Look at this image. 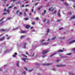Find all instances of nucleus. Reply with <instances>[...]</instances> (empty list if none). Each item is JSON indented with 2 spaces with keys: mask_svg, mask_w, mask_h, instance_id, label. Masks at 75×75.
I'll return each mask as SVG.
<instances>
[{
  "mask_svg": "<svg viewBox=\"0 0 75 75\" xmlns=\"http://www.w3.org/2000/svg\"><path fill=\"white\" fill-rule=\"evenodd\" d=\"M49 52V51L48 50L43 51H42V54H47V52Z\"/></svg>",
  "mask_w": 75,
  "mask_h": 75,
  "instance_id": "nucleus-1",
  "label": "nucleus"
},
{
  "mask_svg": "<svg viewBox=\"0 0 75 75\" xmlns=\"http://www.w3.org/2000/svg\"><path fill=\"white\" fill-rule=\"evenodd\" d=\"M5 11H6L8 13H10V10H6V9L5 8H4L3 11L4 12Z\"/></svg>",
  "mask_w": 75,
  "mask_h": 75,
  "instance_id": "nucleus-2",
  "label": "nucleus"
},
{
  "mask_svg": "<svg viewBox=\"0 0 75 75\" xmlns=\"http://www.w3.org/2000/svg\"><path fill=\"white\" fill-rule=\"evenodd\" d=\"M57 67H64V66H65V65H57Z\"/></svg>",
  "mask_w": 75,
  "mask_h": 75,
  "instance_id": "nucleus-3",
  "label": "nucleus"
},
{
  "mask_svg": "<svg viewBox=\"0 0 75 75\" xmlns=\"http://www.w3.org/2000/svg\"><path fill=\"white\" fill-rule=\"evenodd\" d=\"M4 38H5V37L4 36L2 37L1 38H0V41H3V40H4Z\"/></svg>",
  "mask_w": 75,
  "mask_h": 75,
  "instance_id": "nucleus-4",
  "label": "nucleus"
},
{
  "mask_svg": "<svg viewBox=\"0 0 75 75\" xmlns=\"http://www.w3.org/2000/svg\"><path fill=\"white\" fill-rule=\"evenodd\" d=\"M30 25H27L25 26V28L26 29H28V28H30Z\"/></svg>",
  "mask_w": 75,
  "mask_h": 75,
  "instance_id": "nucleus-5",
  "label": "nucleus"
},
{
  "mask_svg": "<svg viewBox=\"0 0 75 75\" xmlns=\"http://www.w3.org/2000/svg\"><path fill=\"white\" fill-rule=\"evenodd\" d=\"M27 44V43H23V48H25L26 47H25V46Z\"/></svg>",
  "mask_w": 75,
  "mask_h": 75,
  "instance_id": "nucleus-6",
  "label": "nucleus"
},
{
  "mask_svg": "<svg viewBox=\"0 0 75 75\" xmlns=\"http://www.w3.org/2000/svg\"><path fill=\"white\" fill-rule=\"evenodd\" d=\"M54 8L52 7H51V8H49V11H53L54 10Z\"/></svg>",
  "mask_w": 75,
  "mask_h": 75,
  "instance_id": "nucleus-7",
  "label": "nucleus"
},
{
  "mask_svg": "<svg viewBox=\"0 0 75 75\" xmlns=\"http://www.w3.org/2000/svg\"><path fill=\"white\" fill-rule=\"evenodd\" d=\"M74 42H75V40L70 41V42H69V43H70V44H71L72 43H74Z\"/></svg>",
  "mask_w": 75,
  "mask_h": 75,
  "instance_id": "nucleus-8",
  "label": "nucleus"
},
{
  "mask_svg": "<svg viewBox=\"0 0 75 75\" xmlns=\"http://www.w3.org/2000/svg\"><path fill=\"white\" fill-rule=\"evenodd\" d=\"M0 31H2L3 32H5L6 30H5V29H2L1 30H0Z\"/></svg>",
  "mask_w": 75,
  "mask_h": 75,
  "instance_id": "nucleus-9",
  "label": "nucleus"
},
{
  "mask_svg": "<svg viewBox=\"0 0 75 75\" xmlns=\"http://www.w3.org/2000/svg\"><path fill=\"white\" fill-rule=\"evenodd\" d=\"M51 64H52L51 63V64H44L43 65H51Z\"/></svg>",
  "mask_w": 75,
  "mask_h": 75,
  "instance_id": "nucleus-10",
  "label": "nucleus"
},
{
  "mask_svg": "<svg viewBox=\"0 0 75 75\" xmlns=\"http://www.w3.org/2000/svg\"><path fill=\"white\" fill-rule=\"evenodd\" d=\"M74 18H75V16H73L70 19L72 20V19H74Z\"/></svg>",
  "mask_w": 75,
  "mask_h": 75,
  "instance_id": "nucleus-11",
  "label": "nucleus"
},
{
  "mask_svg": "<svg viewBox=\"0 0 75 75\" xmlns=\"http://www.w3.org/2000/svg\"><path fill=\"white\" fill-rule=\"evenodd\" d=\"M62 52H63V50H60L58 51V52H59V53Z\"/></svg>",
  "mask_w": 75,
  "mask_h": 75,
  "instance_id": "nucleus-12",
  "label": "nucleus"
},
{
  "mask_svg": "<svg viewBox=\"0 0 75 75\" xmlns=\"http://www.w3.org/2000/svg\"><path fill=\"white\" fill-rule=\"evenodd\" d=\"M22 60H23L24 62H25V60L28 59L23 58L22 59Z\"/></svg>",
  "mask_w": 75,
  "mask_h": 75,
  "instance_id": "nucleus-13",
  "label": "nucleus"
},
{
  "mask_svg": "<svg viewBox=\"0 0 75 75\" xmlns=\"http://www.w3.org/2000/svg\"><path fill=\"white\" fill-rule=\"evenodd\" d=\"M50 31V29H47V35L48 34V33H49V32Z\"/></svg>",
  "mask_w": 75,
  "mask_h": 75,
  "instance_id": "nucleus-14",
  "label": "nucleus"
},
{
  "mask_svg": "<svg viewBox=\"0 0 75 75\" xmlns=\"http://www.w3.org/2000/svg\"><path fill=\"white\" fill-rule=\"evenodd\" d=\"M18 64H19V61H18L16 63V66L18 67H19V65Z\"/></svg>",
  "mask_w": 75,
  "mask_h": 75,
  "instance_id": "nucleus-15",
  "label": "nucleus"
},
{
  "mask_svg": "<svg viewBox=\"0 0 75 75\" xmlns=\"http://www.w3.org/2000/svg\"><path fill=\"white\" fill-rule=\"evenodd\" d=\"M21 55H22V56H23V57H25V58H27V56L23 54H21Z\"/></svg>",
  "mask_w": 75,
  "mask_h": 75,
  "instance_id": "nucleus-16",
  "label": "nucleus"
},
{
  "mask_svg": "<svg viewBox=\"0 0 75 75\" xmlns=\"http://www.w3.org/2000/svg\"><path fill=\"white\" fill-rule=\"evenodd\" d=\"M57 13V11H55L54 12L52 13V14H55Z\"/></svg>",
  "mask_w": 75,
  "mask_h": 75,
  "instance_id": "nucleus-17",
  "label": "nucleus"
},
{
  "mask_svg": "<svg viewBox=\"0 0 75 75\" xmlns=\"http://www.w3.org/2000/svg\"><path fill=\"white\" fill-rule=\"evenodd\" d=\"M24 37H25V36L22 35L20 37V39H22V38H24Z\"/></svg>",
  "mask_w": 75,
  "mask_h": 75,
  "instance_id": "nucleus-18",
  "label": "nucleus"
},
{
  "mask_svg": "<svg viewBox=\"0 0 75 75\" xmlns=\"http://www.w3.org/2000/svg\"><path fill=\"white\" fill-rule=\"evenodd\" d=\"M60 12L59 11H58L57 14H58V16H60Z\"/></svg>",
  "mask_w": 75,
  "mask_h": 75,
  "instance_id": "nucleus-19",
  "label": "nucleus"
},
{
  "mask_svg": "<svg viewBox=\"0 0 75 75\" xmlns=\"http://www.w3.org/2000/svg\"><path fill=\"white\" fill-rule=\"evenodd\" d=\"M48 43H44L42 44V45H47V44H48Z\"/></svg>",
  "mask_w": 75,
  "mask_h": 75,
  "instance_id": "nucleus-20",
  "label": "nucleus"
},
{
  "mask_svg": "<svg viewBox=\"0 0 75 75\" xmlns=\"http://www.w3.org/2000/svg\"><path fill=\"white\" fill-rule=\"evenodd\" d=\"M55 55V53H54L50 56V57H52L54 56V55Z\"/></svg>",
  "mask_w": 75,
  "mask_h": 75,
  "instance_id": "nucleus-21",
  "label": "nucleus"
},
{
  "mask_svg": "<svg viewBox=\"0 0 75 75\" xmlns=\"http://www.w3.org/2000/svg\"><path fill=\"white\" fill-rule=\"evenodd\" d=\"M35 24V22H32V25H34Z\"/></svg>",
  "mask_w": 75,
  "mask_h": 75,
  "instance_id": "nucleus-22",
  "label": "nucleus"
},
{
  "mask_svg": "<svg viewBox=\"0 0 75 75\" xmlns=\"http://www.w3.org/2000/svg\"><path fill=\"white\" fill-rule=\"evenodd\" d=\"M28 20V18H25V21H27V20Z\"/></svg>",
  "mask_w": 75,
  "mask_h": 75,
  "instance_id": "nucleus-23",
  "label": "nucleus"
},
{
  "mask_svg": "<svg viewBox=\"0 0 75 75\" xmlns=\"http://www.w3.org/2000/svg\"><path fill=\"white\" fill-rule=\"evenodd\" d=\"M4 23V21H3L1 23H0V25H3V23Z\"/></svg>",
  "mask_w": 75,
  "mask_h": 75,
  "instance_id": "nucleus-24",
  "label": "nucleus"
},
{
  "mask_svg": "<svg viewBox=\"0 0 75 75\" xmlns=\"http://www.w3.org/2000/svg\"><path fill=\"white\" fill-rule=\"evenodd\" d=\"M21 33H26V31H23L21 32Z\"/></svg>",
  "mask_w": 75,
  "mask_h": 75,
  "instance_id": "nucleus-25",
  "label": "nucleus"
},
{
  "mask_svg": "<svg viewBox=\"0 0 75 75\" xmlns=\"http://www.w3.org/2000/svg\"><path fill=\"white\" fill-rule=\"evenodd\" d=\"M49 23H50V21L49 20H47V24H49Z\"/></svg>",
  "mask_w": 75,
  "mask_h": 75,
  "instance_id": "nucleus-26",
  "label": "nucleus"
},
{
  "mask_svg": "<svg viewBox=\"0 0 75 75\" xmlns=\"http://www.w3.org/2000/svg\"><path fill=\"white\" fill-rule=\"evenodd\" d=\"M56 38V37H55L54 38H52L51 39V40H54Z\"/></svg>",
  "mask_w": 75,
  "mask_h": 75,
  "instance_id": "nucleus-27",
  "label": "nucleus"
},
{
  "mask_svg": "<svg viewBox=\"0 0 75 75\" xmlns=\"http://www.w3.org/2000/svg\"><path fill=\"white\" fill-rule=\"evenodd\" d=\"M68 13L69 14V15H71V14H72V12H68Z\"/></svg>",
  "mask_w": 75,
  "mask_h": 75,
  "instance_id": "nucleus-28",
  "label": "nucleus"
},
{
  "mask_svg": "<svg viewBox=\"0 0 75 75\" xmlns=\"http://www.w3.org/2000/svg\"><path fill=\"white\" fill-rule=\"evenodd\" d=\"M64 4L65 5H67V6H69V4H67V3L65 2L64 3Z\"/></svg>",
  "mask_w": 75,
  "mask_h": 75,
  "instance_id": "nucleus-29",
  "label": "nucleus"
},
{
  "mask_svg": "<svg viewBox=\"0 0 75 75\" xmlns=\"http://www.w3.org/2000/svg\"><path fill=\"white\" fill-rule=\"evenodd\" d=\"M42 7V5L40 7L38 8V10H40V8H41V7Z\"/></svg>",
  "mask_w": 75,
  "mask_h": 75,
  "instance_id": "nucleus-30",
  "label": "nucleus"
},
{
  "mask_svg": "<svg viewBox=\"0 0 75 75\" xmlns=\"http://www.w3.org/2000/svg\"><path fill=\"white\" fill-rule=\"evenodd\" d=\"M63 29V28H59V30H62Z\"/></svg>",
  "mask_w": 75,
  "mask_h": 75,
  "instance_id": "nucleus-31",
  "label": "nucleus"
},
{
  "mask_svg": "<svg viewBox=\"0 0 75 75\" xmlns=\"http://www.w3.org/2000/svg\"><path fill=\"white\" fill-rule=\"evenodd\" d=\"M71 54H72L70 53L67 54V55H71Z\"/></svg>",
  "mask_w": 75,
  "mask_h": 75,
  "instance_id": "nucleus-32",
  "label": "nucleus"
},
{
  "mask_svg": "<svg viewBox=\"0 0 75 75\" xmlns=\"http://www.w3.org/2000/svg\"><path fill=\"white\" fill-rule=\"evenodd\" d=\"M69 74L70 75H74V74L72 73H69Z\"/></svg>",
  "mask_w": 75,
  "mask_h": 75,
  "instance_id": "nucleus-33",
  "label": "nucleus"
},
{
  "mask_svg": "<svg viewBox=\"0 0 75 75\" xmlns=\"http://www.w3.org/2000/svg\"><path fill=\"white\" fill-rule=\"evenodd\" d=\"M13 6H9V7H8V8H11V7H13Z\"/></svg>",
  "mask_w": 75,
  "mask_h": 75,
  "instance_id": "nucleus-34",
  "label": "nucleus"
},
{
  "mask_svg": "<svg viewBox=\"0 0 75 75\" xmlns=\"http://www.w3.org/2000/svg\"><path fill=\"white\" fill-rule=\"evenodd\" d=\"M38 4V2L36 3V4H35V6H37V4Z\"/></svg>",
  "mask_w": 75,
  "mask_h": 75,
  "instance_id": "nucleus-35",
  "label": "nucleus"
},
{
  "mask_svg": "<svg viewBox=\"0 0 75 75\" xmlns=\"http://www.w3.org/2000/svg\"><path fill=\"white\" fill-rule=\"evenodd\" d=\"M33 69H31V70H29V72H31V71H33Z\"/></svg>",
  "mask_w": 75,
  "mask_h": 75,
  "instance_id": "nucleus-36",
  "label": "nucleus"
},
{
  "mask_svg": "<svg viewBox=\"0 0 75 75\" xmlns=\"http://www.w3.org/2000/svg\"><path fill=\"white\" fill-rule=\"evenodd\" d=\"M44 14H45V13H46V11L45 10H44Z\"/></svg>",
  "mask_w": 75,
  "mask_h": 75,
  "instance_id": "nucleus-37",
  "label": "nucleus"
},
{
  "mask_svg": "<svg viewBox=\"0 0 75 75\" xmlns=\"http://www.w3.org/2000/svg\"><path fill=\"white\" fill-rule=\"evenodd\" d=\"M24 69L26 70V71H27V69L26 67L24 68Z\"/></svg>",
  "mask_w": 75,
  "mask_h": 75,
  "instance_id": "nucleus-38",
  "label": "nucleus"
},
{
  "mask_svg": "<svg viewBox=\"0 0 75 75\" xmlns=\"http://www.w3.org/2000/svg\"><path fill=\"white\" fill-rule=\"evenodd\" d=\"M39 18H38V17H37V18H36V20H39Z\"/></svg>",
  "mask_w": 75,
  "mask_h": 75,
  "instance_id": "nucleus-39",
  "label": "nucleus"
},
{
  "mask_svg": "<svg viewBox=\"0 0 75 75\" xmlns=\"http://www.w3.org/2000/svg\"><path fill=\"white\" fill-rule=\"evenodd\" d=\"M11 18L10 17H9V18H8L7 19V20H10V19Z\"/></svg>",
  "mask_w": 75,
  "mask_h": 75,
  "instance_id": "nucleus-40",
  "label": "nucleus"
},
{
  "mask_svg": "<svg viewBox=\"0 0 75 75\" xmlns=\"http://www.w3.org/2000/svg\"><path fill=\"white\" fill-rule=\"evenodd\" d=\"M19 13V11L18 10L16 11V13Z\"/></svg>",
  "mask_w": 75,
  "mask_h": 75,
  "instance_id": "nucleus-41",
  "label": "nucleus"
},
{
  "mask_svg": "<svg viewBox=\"0 0 75 75\" xmlns=\"http://www.w3.org/2000/svg\"><path fill=\"white\" fill-rule=\"evenodd\" d=\"M14 55H17V53H15Z\"/></svg>",
  "mask_w": 75,
  "mask_h": 75,
  "instance_id": "nucleus-42",
  "label": "nucleus"
},
{
  "mask_svg": "<svg viewBox=\"0 0 75 75\" xmlns=\"http://www.w3.org/2000/svg\"><path fill=\"white\" fill-rule=\"evenodd\" d=\"M62 39L63 40H64L65 39V38L64 37L63 38H62Z\"/></svg>",
  "mask_w": 75,
  "mask_h": 75,
  "instance_id": "nucleus-43",
  "label": "nucleus"
},
{
  "mask_svg": "<svg viewBox=\"0 0 75 75\" xmlns=\"http://www.w3.org/2000/svg\"><path fill=\"white\" fill-rule=\"evenodd\" d=\"M59 61V60H56V62H58Z\"/></svg>",
  "mask_w": 75,
  "mask_h": 75,
  "instance_id": "nucleus-44",
  "label": "nucleus"
},
{
  "mask_svg": "<svg viewBox=\"0 0 75 75\" xmlns=\"http://www.w3.org/2000/svg\"><path fill=\"white\" fill-rule=\"evenodd\" d=\"M75 48L73 49V50H72V51H75Z\"/></svg>",
  "mask_w": 75,
  "mask_h": 75,
  "instance_id": "nucleus-45",
  "label": "nucleus"
},
{
  "mask_svg": "<svg viewBox=\"0 0 75 75\" xmlns=\"http://www.w3.org/2000/svg\"><path fill=\"white\" fill-rule=\"evenodd\" d=\"M25 11L27 12V10H28V9H25Z\"/></svg>",
  "mask_w": 75,
  "mask_h": 75,
  "instance_id": "nucleus-46",
  "label": "nucleus"
},
{
  "mask_svg": "<svg viewBox=\"0 0 75 75\" xmlns=\"http://www.w3.org/2000/svg\"><path fill=\"white\" fill-rule=\"evenodd\" d=\"M3 20V18H2V19L0 20V21H2V20Z\"/></svg>",
  "mask_w": 75,
  "mask_h": 75,
  "instance_id": "nucleus-47",
  "label": "nucleus"
},
{
  "mask_svg": "<svg viewBox=\"0 0 75 75\" xmlns=\"http://www.w3.org/2000/svg\"><path fill=\"white\" fill-rule=\"evenodd\" d=\"M20 1H18V4H20Z\"/></svg>",
  "mask_w": 75,
  "mask_h": 75,
  "instance_id": "nucleus-48",
  "label": "nucleus"
},
{
  "mask_svg": "<svg viewBox=\"0 0 75 75\" xmlns=\"http://www.w3.org/2000/svg\"><path fill=\"white\" fill-rule=\"evenodd\" d=\"M13 57H16V55H14L13 56Z\"/></svg>",
  "mask_w": 75,
  "mask_h": 75,
  "instance_id": "nucleus-49",
  "label": "nucleus"
},
{
  "mask_svg": "<svg viewBox=\"0 0 75 75\" xmlns=\"http://www.w3.org/2000/svg\"><path fill=\"white\" fill-rule=\"evenodd\" d=\"M21 14H22V13H21V12H20V13H19V15H21Z\"/></svg>",
  "mask_w": 75,
  "mask_h": 75,
  "instance_id": "nucleus-50",
  "label": "nucleus"
},
{
  "mask_svg": "<svg viewBox=\"0 0 75 75\" xmlns=\"http://www.w3.org/2000/svg\"><path fill=\"white\" fill-rule=\"evenodd\" d=\"M7 14V13H3V15H4V14Z\"/></svg>",
  "mask_w": 75,
  "mask_h": 75,
  "instance_id": "nucleus-51",
  "label": "nucleus"
},
{
  "mask_svg": "<svg viewBox=\"0 0 75 75\" xmlns=\"http://www.w3.org/2000/svg\"><path fill=\"white\" fill-rule=\"evenodd\" d=\"M57 22H59V21H60V20H57Z\"/></svg>",
  "mask_w": 75,
  "mask_h": 75,
  "instance_id": "nucleus-52",
  "label": "nucleus"
},
{
  "mask_svg": "<svg viewBox=\"0 0 75 75\" xmlns=\"http://www.w3.org/2000/svg\"><path fill=\"white\" fill-rule=\"evenodd\" d=\"M10 37H8L7 38V39L8 40L9 39H10Z\"/></svg>",
  "mask_w": 75,
  "mask_h": 75,
  "instance_id": "nucleus-53",
  "label": "nucleus"
},
{
  "mask_svg": "<svg viewBox=\"0 0 75 75\" xmlns=\"http://www.w3.org/2000/svg\"><path fill=\"white\" fill-rule=\"evenodd\" d=\"M3 71V70L1 69H0V71Z\"/></svg>",
  "mask_w": 75,
  "mask_h": 75,
  "instance_id": "nucleus-54",
  "label": "nucleus"
},
{
  "mask_svg": "<svg viewBox=\"0 0 75 75\" xmlns=\"http://www.w3.org/2000/svg\"><path fill=\"white\" fill-rule=\"evenodd\" d=\"M43 41H44V40H43L41 42V43L42 42H43Z\"/></svg>",
  "mask_w": 75,
  "mask_h": 75,
  "instance_id": "nucleus-55",
  "label": "nucleus"
},
{
  "mask_svg": "<svg viewBox=\"0 0 75 75\" xmlns=\"http://www.w3.org/2000/svg\"><path fill=\"white\" fill-rule=\"evenodd\" d=\"M26 16V13H24V16Z\"/></svg>",
  "mask_w": 75,
  "mask_h": 75,
  "instance_id": "nucleus-56",
  "label": "nucleus"
},
{
  "mask_svg": "<svg viewBox=\"0 0 75 75\" xmlns=\"http://www.w3.org/2000/svg\"><path fill=\"white\" fill-rule=\"evenodd\" d=\"M45 57V55L42 56V57L43 58H44V57Z\"/></svg>",
  "mask_w": 75,
  "mask_h": 75,
  "instance_id": "nucleus-57",
  "label": "nucleus"
},
{
  "mask_svg": "<svg viewBox=\"0 0 75 75\" xmlns=\"http://www.w3.org/2000/svg\"><path fill=\"white\" fill-rule=\"evenodd\" d=\"M17 28H13V30H16L17 29Z\"/></svg>",
  "mask_w": 75,
  "mask_h": 75,
  "instance_id": "nucleus-58",
  "label": "nucleus"
},
{
  "mask_svg": "<svg viewBox=\"0 0 75 75\" xmlns=\"http://www.w3.org/2000/svg\"><path fill=\"white\" fill-rule=\"evenodd\" d=\"M31 10H32V12H33V11H34V10L33 9H32Z\"/></svg>",
  "mask_w": 75,
  "mask_h": 75,
  "instance_id": "nucleus-59",
  "label": "nucleus"
},
{
  "mask_svg": "<svg viewBox=\"0 0 75 75\" xmlns=\"http://www.w3.org/2000/svg\"><path fill=\"white\" fill-rule=\"evenodd\" d=\"M23 74H24L25 75V71L23 72Z\"/></svg>",
  "mask_w": 75,
  "mask_h": 75,
  "instance_id": "nucleus-60",
  "label": "nucleus"
},
{
  "mask_svg": "<svg viewBox=\"0 0 75 75\" xmlns=\"http://www.w3.org/2000/svg\"><path fill=\"white\" fill-rule=\"evenodd\" d=\"M50 40V39H48V40H47V41H49Z\"/></svg>",
  "mask_w": 75,
  "mask_h": 75,
  "instance_id": "nucleus-61",
  "label": "nucleus"
},
{
  "mask_svg": "<svg viewBox=\"0 0 75 75\" xmlns=\"http://www.w3.org/2000/svg\"><path fill=\"white\" fill-rule=\"evenodd\" d=\"M60 1H64V0H60Z\"/></svg>",
  "mask_w": 75,
  "mask_h": 75,
  "instance_id": "nucleus-62",
  "label": "nucleus"
},
{
  "mask_svg": "<svg viewBox=\"0 0 75 75\" xmlns=\"http://www.w3.org/2000/svg\"><path fill=\"white\" fill-rule=\"evenodd\" d=\"M26 54L27 55H28V53H27V52H26Z\"/></svg>",
  "mask_w": 75,
  "mask_h": 75,
  "instance_id": "nucleus-63",
  "label": "nucleus"
},
{
  "mask_svg": "<svg viewBox=\"0 0 75 75\" xmlns=\"http://www.w3.org/2000/svg\"><path fill=\"white\" fill-rule=\"evenodd\" d=\"M34 55V53H33L32 56L33 57Z\"/></svg>",
  "mask_w": 75,
  "mask_h": 75,
  "instance_id": "nucleus-64",
  "label": "nucleus"
}]
</instances>
